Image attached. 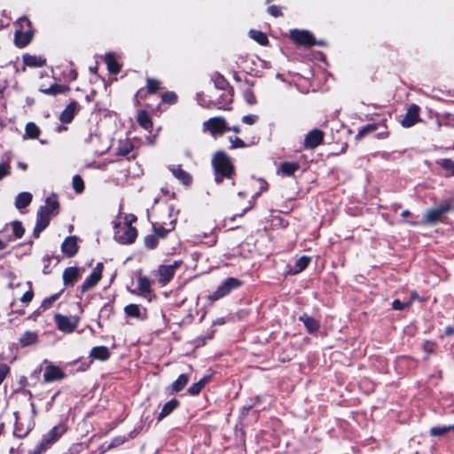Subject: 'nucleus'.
I'll return each instance as SVG.
<instances>
[{
	"label": "nucleus",
	"instance_id": "a211bd4d",
	"mask_svg": "<svg viewBox=\"0 0 454 454\" xmlns=\"http://www.w3.org/2000/svg\"><path fill=\"white\" fill-rule=\"evenodd\" d=\"M124 313L129 317L143 319L145 309L140 308L137 304L130 303L124 307Z\"/></svg>",
	"mask_w": 454,
	"mask_h": 454
},
{
	"label": "nucleus",
	"instance_id": "473e14b6",
	"mask_svg": "<svg viewBox=\"0 0 454 454\" xmlns=\"http://www.w3.org/2000/svg\"><path fill=\"white\" fill-rule=\"evenodd\" d=\"M105 59H106V63L107 66V69L110 73L117 74L120 72L121 67H120L118 62L116 61V59H114V56L113 53H107L106 55Z\"/></svg>",
	"mask_w": 454,
	"mask_h": 454
},
{
	"label": "nucleus",
	"instance_id": "423d86ee",
	"mask_svg": "<svg viewBox=\"0 0 454 454\" xmlns=\"http://www.w3.org/2000/svg\"><path fill=\"white\" fill-rule=\"evenodd\" d=\"M241 282L235 278H228L217 289L208 295V300L215 301L226 296L231 290L238 288Z\"/></svg>",
	"mask_w": 454,
	"mask_h": 454
},
{
	"label": "nucleus",
	"instance_id": "4c0bfd02",
	"mask_svg": "<svg viewBox=\"0 0 454 454\" xmlns=\"http://www.w3.org/2000/svg\"><path fill=\"white\" fill-rule=\"evenodd\" d=\"M208 379L207 377L201 379L196 383H193L189 388L188 393L192 395H196L200 394V392L202 390V388L205 387L206 383L207 382Z\"/></svg>",
	"mask_w": 454,
	"mask_h": 454
},
{
	"label": "nucleus",
	"instance_id": "0eeeda50",
	"mask_svg": "<svg viewBox=\"0 0 454 454\" xmlns=\"http://www.w3.org/2000/svg\"><path fill=\"white\" fill-rule=\"evenodd\" d=\"M54 322L59 331L64 333H73L78 325L79 318L76 316L56 314L54 316Z\"/></svg>",
	"mask_w": 454,
	"mask_h": 454
},
{
	"label": "nucleus",
	"instance_id": "4be33fe9",
	"mask_svg": "<svg viewBox=\"0 0 454 454\" xmlns=\"http://www.w3.org/2000/svg\"><path fill=\"white\" fill-rule=\"evenodd\" d=\"M137 288L139 291V294L147 295L152 291V281L146 276H139L137 278Z\"/></svg>",
	"mask_w": 454,
	"mask_h": 454
},
{
	"label": "nucleus",
	"instance_id": "a19ab883",
	"mask_svg": "<svg viewBox=\"0 0 454 454\" xmlns=\"http://www.w3.org/2000/svg\"><path fill=\"white\" fill-rule=\"evenodd\" d=\"M437 164L443 169L449 171L450 175L454 176V160L450 159H442L437 161Z\"/></svg>",
	"mask_w": 454,
	"mask_h": 454
},
{
	"label": "nucleus",
	"instance_id": "f704fd0d",
	"mask_svg": "<svg viewBox=\"0 0 454 454\" xmlns=\"http://www.w3.org/2000/svg\"><path fill=\"white\" fill-rule=\"evenodd\" d=\"M59 207V202L55 195L48 197L45 200V205L42 206L40 209H45L51 215Z\"/></svg>",
	"mask_w": 454,
	"mask_h": 454
},
{
	"label": "nucleus",
	"instance_id": "79ce46f5",
	"mask_svg": "<svg viewBox=\"0 0 454 454\" xmlns=\"http://www.w3.org/2000/svg\"><path fill=\"white\" fill-rule=\"evenodd\" d=\"M11 226H12V232L14 234V236L17 238V239H20L22 238V236L24 235L25 233V229L24 227L22 226V223L19 221H13L12 223H11Z\"/></svg>",
	"mask_w": 454,
	"mask_h": 454
},
{
	"label": "nucleus",
	"instance_id": "7c9ffc66",
	"mask_svg": "<svg viewBox=\"0 0 454 454\" xmlns=\"http://www.w3.org/2000/svg\"><path fill=\"white\" fill-rule=\"evenodd\" d=\"M68 90L69 89L67 86L59 85L57 83L51 85L49 88H41L40 89V90L43 93L47 94V95L61 94V93L67 92Z\"/></svg>",
	"mask_w": 454,
	"mask_h": 454
},
{
	"label": "nucleus",
	"instance_id": "9b49d317",
	"mask_svg": "<svg viewBox=\"0 0 454 454\" xmlns=\"http://www.w3.org/2000/svg\"><path fill=\"white\" fill-rule=\"evenodd\" d=\"M290 37L296 43L304 46H312L317 43L313 35L307 30L293 29L290 31Z\"/></svg>",
	"mask_w": 454,
	"mask_h": 454
},
{
	"label": "nucleus",
	"instance_id": "37998d69",
	"mask_svg": "<svg viewBox=\"0 0 454 454\" xmlns=\"http://www.w3.org/2000/svg\"><path fill=\"white\" fill-rule=\"evenodd\" d=\"M72 184L76 193H81L83 192L84 182L80 176L76 175L73 177Z\"/></svg>",
	"mask_w": 454,
	"mask_h": 454
},
{
	"label": "nucleus",
	"instance_id": "ea45409f",
	"mask_svg": "<svg viewBox=\"0 0 454 454\" xmlns=\"http://www.w3.org/2000/svg\"><path fill=\"white\" fill-rule=\"evenodd\" d=\"M377 129H378V125L376 123L368 124V125L363 127L361 129H359V131L356 135V139H361L365 135L375 131Z\"/></svg>",
	"mask_w": 454,
	"mask_h": 454
},
{
	"label": "nucleus",
	"instance_id": "6ab92c4d",
	"mask_svg": "<svg viewBox=\"0 0 454 454\" xmlns=\"http://www.w3.org/2000/svg\"><path fill=\"white\" fill-rule=\"evenodd\" d=\"M168 168L172 172L173 176L176 179L181 181L184 184H191V182H192L191 176L186 171H184L181 168V166H179V165H177V166L173 165V166H170Z\"/></svg>",
	"mask_w": 454,
	"mask_h": 454
},
{
	"label": "nucleus",
	"instance_id": "7ed1b4c3",
	"mask_svg": "<svg viewBox=\"0 0 454 454\" xmlns=\"http://www.w3.org/2000/svg\"><path fill=\"white\" fill-rule=\"evenodd\" d=\"M17 26L19 28L16 29L14 35L15 43L19 47H24L28 44L33 37V30L30 20L22 17L18 20Z\"/></svg>",
	"mask_w": 454,
	"mask_h": 454
},
{
	"label": "nucleus",
	"instance_id": "6e6552de",
	"mask_svg": "<svg viewBox=\"0 0 454 454\" xmlns=\"http://www.w3.org/2000/svg\"><path fill=\"white\" fill-rule=\"evenodd\" d=\"M450 208V205L448 202L442 203L437 207L427 210L424 216V223L427 224L436 223L443 214L448 212Z\"/></svg>",
	"mask_w": 454,
	"mask_h": 454
},
{
	"label": "nucleus",
	"instance_id": "c756f323",
	"mask_svg": "<svg viewBox=\"0 0 454 454\" xmlns=\"http://www.w3.org/2000/svg\"><path fill=\"white\" fill-rule=\"evenodd\" d=\"M40 136V129L35 122H28L25 127L24 138L36 139Z\"/></svg>",
	"mask_w": 454,
	"mask_h": 454
},
{
	"label": "nucleus",
	"instance_id": "58836bf2",
	"mask_svg": "<svg viewBox=\"0 0 454 454\" xmlns=\"http://www.w3.org/2000/svg\"><path fill=\"white\" fill-rule=\"evenodd\" d=\"M442 125L454 128V114L447 113L442 114L438 120V126Z\"/></svg>",
	"mask_w": 454,
	"mask_h": 454
},
{
	"label": "nucleus",
	"instance_id": "f257e3e1",
	"mask_svg": "<svg viewBox=\"0 0 454 454\" xmlns=\"http://www.w3.org/2000/svg\"><path fill=\"white\" fill-rule=\"evenodd\" d=\"M212 166L215 173V180L217 184L221 183L223 178H230L233 173L231 159L223 152H217L214 155Z\"/></svg>",
	"mask_w": 454,
	"mask_h": 454
},
{
	"label": "nucleus",
	"instance_id": "6e6d98bb",
	"mask_svg": "<svg viewBox=\"0 0 454 454\" xmlns=\"http://www.w3.org/2000/svg\"><path fill=\"white\" fill-rule=\"evenodd\" d=\"M132 150V145L129 142H125L122 147L118 149V153L121 155H126Z\"/></svg>",
	"mask_w": 454,
	"mask_h": 454
},
{
	"label": "nucleus",
	"instance_id": "b1692460",
	"mask_svg": "<svg viewBox=\"0 0 454 454\" xmlns=\"http://www.w3.org/2000/svg\"><path fill=\"white\" fill-rule=\"evenodd\" d=\"M178 405H179V402L176 399H172V400L167 402L163 405V407L157 418L158 421H160L162 419H164L165 417H167L170 413H172L173 411H175L178 407Z\"/></svg>",
	"mask_w": 454,
	"mask_h": 454
},
{
	"label": "nucleus",
	"instance_id": "13d9d810",
	"mask_svg": "<svg viewBox=\"0 0 454 454\" xmlns=\"http://www.w3.org/2000/svg\"><path fill=\"white\" fill-rule=\"evenodd\" d=\"M174 228V223L171 222L170 228L169 229H163V228H156L154 227L155 233L160 237H165L166 234Z\"/></svg>",
	"mask_w": 454,
	"mask_h": 454
},
{
	"label": "nucleus",
	"instance_id": "393cba45",
	"mask_svg": "<svg viewBox=\"0 0 454 454\" xmlns=\"http://www.w3.org/2000/svg\"><path fill=\"white\" fill-rule=\"evenodd\" d=\"M32 200V194L28 192L19 193L15 198V207L18 209L26 207Z\"/></svg>",
	"mask_w": 454,
	"mask_h": 454
},
{
	"label": "nucleus",
	"instance_id": "de8ad7c7",
	"mask_svg": "<svg viewBox=\"0 0 454 454\" xmlns=\"http://www.w3.org/2000/svg\"><path fill=\"white\" fill-rule=\"evenodd\" d=\"M27 284L29 286L28 290H27L20 298V301L23 303H29L34 297V293L31 288L30 282H27Z\"/></svg>",
	"mask_w": 454,
	"mask_h": 454
},
{
	"label": "nucleus",
	"instance_id": "052dcab7",
	"mask_svg": "<svg viewBox=\"0 0 454 454\" xmlns=\"http://www.w3.org/2000/svg\"><path fill=\"white\" fill-rule=\"evenodd\" d=\"M124 442H125L124 437H117L112 441L111 444L109 445V448L116 447V446L123 443Z\"/></svg>",
	"mask_w": 454,
	"mask_h": 454
},
{
	"label": "nucleus",
	"instance_id": "bb28decb",
	"mask_svg": "<svg viewBox=\"0 0 454 454\" xmlns=\"http://www.w3.org/2000/svg\"><path fill=\"white\" fill-rule=\"evenodd\" d=\"M38 341V336L35 332L27 331L20 338V343L21 346H29L34 345Z\"/></svg>",
	"mask_w": 454,
	"mask_h": 454
},
{
	"label": "nucleus",
	"instance_id": "c03bdc74",
	"mask_svg": "<svg viewBox=\"0 0 454 454\" xmlns=\"http://www.w3.org/2000/svg\"><path fill=\"white\" fill-rule=\"evenodd\" d=\"M12 172L11 163L9 161L0 162V181L9 176Z\"/></svg>",
	"mask_w": 454,
	"mask_h": 454
},
{
	"label": "nucleus",
	"instance_id": "cd10ccee",
	"mask_svg": "<svg viewBox=\"0 0 454 454\" xmlns=\"http://www.w3.org/2000/svg\"><path fill=\"white\" fill-rule=\"evenodd\" d=\"M299 163L286 161L283 162L278 169V173L283 176H292L295 171L299 169Z\"/></svg>",
	"mask_w": 454,
	"mask_h": 454
},
{
	"label": "nucleus",
	"instance_id": "72a5a7b5",
	"mask_svg": "<svg viewBox=\"0 0 454 454\" xmlns=\"http://www.w3.org/2000/svg\"><path fill=\"white\" fill-rule=\"evenodd\" d=\"M300 320L304 324L305 327L309 333L317 331L319 327L317 321L311 317H309L308 315H302L300 317Z\"/></svg>",
	"mask_w": 454,
	"mask_h": 454
},
{
	"label": "nucleus",
	"instance_id": "338daca9",
	"mask_svg": "<svg viewBox=\"0 0 454 454\" xmlns=\"http://www.w3.org/2000/svg\"><path fill=\"white\" fill-rule=\"evenodd\" d=\"M228 130H232L235 133H239L240 132V128L239 126H233L231 128L229 127Z\"/></svg>",
	"mask_w": 454,
	"mask_h": 454
},
{
	"label": "nucleus",
	"instance_id": "5fc2aeb1",
	"mask_svg": "<svg viewBox=\"0 0 454 454\" xmlns=\"http://www.w3.org/2000/svg\"><path fill=\"white\" fill-rule=\"evenodd\" d=\"M162 100L168 104H173L176 100V96L174 92H167L162 95Z\"/></svg>",
	"mask_w": 454,
	"mask_h": 454
},
{
	"label": "nucleus",
	"instance_id": "4d7b16f0",
	"mask_svg": "<svg viewBox=\"0 0 454 454\" xmlns=\"http://www.w3.org/2000/svg\"><path fill=\"white\" fill-rule=\"evenodd\" d=\"M58 297H59V294H54V295L51 296L50 298L45 299L42 302V307L44 309L50 308L51 306V304L58 299Z\"/></svg>",
	"mask_w": 454,
	"mask_h": 454
},
{
	"label": "nucleus",
	"instance_id": "c85d7f7f",
	"mask_svg": "<svg viewBox=\"0 0 454 454\" xmlns=\"http://www.w3.org/2000/svg\"><path fill=\"white\" fill-rule=\"evenodd\" d=\"M190 377L188 374H181L179 377L172 383L171 391L173 393H177L184 389V387L187 385Z\"/></svg>",
	"mask_w": 454,
	"mask_h": 454
},
{
	"label": "nucleus",
	"instance_id": "3c124183",
	"mask_svg": "<svg viewBox=\"0 0 454 454\" xmlns=\"http://www.w3.org/2000/svg\"><path fill=\"white\" fill-rule=\"evenodd\" d=\"M157 243V239L153 235H148L145 238V245L150 249L156 247Z\"/></svg>",
	"mask_w": 454,
	"mask_h": 454
},
{
	"label": "nucleus",
	"instance_id": "c9c22d12",
	"mask_svg": "<svg viewBox=\"0 0 454 454\" xmlns=\"http://www.w3.org/2000/svg\"><path fill=\"white\" fill-rule=\"evenodd\" d=\"M452 430H454V425L444 427H434L430 429L429 434L433 437L442 436Z\"/></svg>",
	"mask_w": 454,
	"mask_h": 454
},
{
	"label": "nucleus",
	"instance_id": "aec40b11",
	"mask_svg": "<svg viewBox=\"0 0 454 454\" xmlns=\"http://www.w3.org/2000/svg\"><path fill=\"white\" fill-rule=\"evenodd\" d=\"M77 111V104L75 102H71L67 106V107L62 111L59 116V120L63 123H69L74 119V116Z\"/></svg>",
	"mask_w": 454,
	"mask_h": 454
},
{
	"label": "nucleus",
	"instance_id": "bf43d9fd",
	"mask_svg": "<svg viewBox=\"0 0 454 454\" xmlns=\"http://www.w3.org/2000/svg\"><path fill=\"white\" fill-rule=\"evenodd\" d=\"M269 13H270L274 17H278L281 14L280 8L276 5H271L268 8Z\"/></svg>",
	"mask_w": 454,
	"mask_h": 454
},
{
	"label": "nucleus",
	"instance_id": "2eb2a0df",
	"mask_svg": "<svg viewBox=\"0 0 454 454\" xmlns=\"http://www.w3.org/2000/svg\"><path fill=\"white\" fill-rule=\"evenodd\" d=\"M65 377L64 372L58 366L49 364L45 367L43 380L45 382H52L62 380Z\"/></svg>",
	"mask_w": 454,
	"mask_h": 454
},
{
	"label": "nucleus",
	"instance_id": "e433bc0d",
	"mask_svg": "<svg viewBox=\"0 0 454 454\" xmlns=\"http://www.w3.org/2000/svg\"><path fill=\"white\" fill-rule=\"evenodd\" d=\"M249 35L252 39H254L261 45H266L269 42L267 35L262 31L252 29L249 31Z\"/></svg>",
	"mask_w": 454,
	"mask_h": 454
},
{
	"label": "nucleus",
	"instance_id": "774afa93",
	"mask_svg": "<svg viewBox=\"0 0 454 454\" xmlns=\"http://www.w3.org/2000/svg\"><path fill=\"white\" fill-rule=\"evenodd\" d=\"M410 215V212L408 210H403L401 214L403 217H406Z\"/></svg>",
	"mask_w": 454,
	"mask_h": 454
},
{
	"label": "nucleus",
	"instance_id": "39448f33",
	"mask_svg": "<svg viewBox=\"0 0 454 454\" xmlns=\"http://www.w3.org/2000/svg\"><path fill=\"white\" fill-rule=\"evenodd\" d=\"M203 131L208 132L212 137L223 135L228 129L226 120L223 117H212L203 122Z\"/></svg>",
	"mask_w": 454,
	"mask_h": 454
},
{
	"label": "nucleus",
	"instance_id": "49530a36",
	"mask_svg": "<svg viewBox=\"0 0 454 454\" xmlns=\"http://www.w3.org/2000/svg\"><path fill=\"white\" fill-rule=\"evenodd\" d=\"M146 87L149 92L154 93L160 88V82L154 79L148 78L146 81Z\"/></svg>",
	"mask_w": 454,
	"mask_h": 454
},
{
	"label": "nucleus",
	"instance_id": "f03ea898",
	"mask_svg": "<svg viewBox=\"0 0 454 454\" xmlns=\"http://www.w3.org/2000/svg\"><path fill=\"white\" fill-rule=\"evenodd\" d=\"M114 239L123 245L131 244L136 240L137 231L135 227L128 223V216H125V223L123 224H114Z\"/></svg>",
	"mask_w": 454,
	"mask_h": 454
},
{
	"label": "nucleus",
	"instance_id": "a878e982",
	"mask_svg": "<svg viewBox=\"0 0 454 454\" xmlns=\"http://www.w3.org/2000/svg\"><path fill=\"white\" fill-rule=\"evenodd\" d=\"M109 355H110L109 350L105 346L94 347L91 349L90 354V356L92 358L101 360V361H105V360L108 359Z\"/></svg>",
	"mask_w": 454,
	"mask_h": 454
},
{
	"label": "nucleus",
	"instance_id": "4468645a",
	"mask_svg": "<svg viewBox=\"0 0 454 454\" xmlns=\"http://www.w3.org/2000/svg\"><path fill=\"white\" fill-rule=\"evenodd\" d=\"M62 253L67 257H73L78 251L77 238L75 236L67 237L61 245Z\"/></svg>",
	"mask_w": 454,
	"mask_h": 454
},
{
	"label": "nucleus",
	"instance_id": "ddd939ff",
	"mask_svg": "<svg viewBox=\"0 0 454 454\" xmlns=\"http://www.w3.org/2000/svg\"><path fill=\"white\" fill-rule=\"evenodd\" d=\"M323 138L324 133L321 130L317 129H312L305 137L304 146L309 149L315 148L321 144Z\"/></svg>",
	"mask_w": 454,
	"mask_h": 454
},
{
	"label": "nucleus",
	"instance_id": "9d476101",
	"mask_svg": "<svg viewBox=\"0 0 454 454\" xmlns=\"http://www.w3.org/2000/svg\"><path fill=\"white\" fill-rule=\"evenodd\" d=\"M103 263L98 262L93 269L92 272L87 277L82 283L81 289L82 293L87 292L89 289L94 287L102 278Z\"/></svg>",
	"mask_w": 454,
	"mask_h": 454
},
{
	"label": "nucleus",
	"instance_id": "0e129e2a",
	"mask_svg": "<svg viewBox=\"0 0 454 454\" xmlns=\"http://www.w3.org/2000/svg\"><path fill=\"white\" fill-rule=\"evenodd\" d=\"M17 166L19 168H20L22 170H27V165L24 162H18Z\"/></svg>",
	"mask_w": 454,
	"mask_h": 454
},
{
	"label": "nucleus",
	"instance_id": "412c9836",
	"mask_svg": "<svg viewBox=\"0 0 454 454\" xmlns=\"http://www.w3.org/2000/svg\"><path fill=\"white\" fill-rule=\"evenodd\" d=\"M79 277V269L76 267H68L63 271V282L66 286L71 285L77 280Z\"/></svg>",
	"mask_w": 454,
	"mask_h": 454
},
{
	"label": "nucleus",
	"instance_id": "680f3d73",
	"mask_svg": "<svg viewBox=\"0 0 454 454\" xmlns=\"http://www.w3.org/2000/svg\"><path fill=\"white\" fill-rule=\"evenodd\" d=\"M211 231H212L210 230L208 232L197 233L195 235L196 240H201L202 239H205V238L208 237L210 235Z\"/></svg>",
	"mask_w": 454,
	"mask_h": 454
},
{
	"label": "nucleus",
	"instance_id": "2f4dec72",
	"mask_svg": "<svg viewBox=\"0 0 454 454\" xmlns=\"http://www.w3.org/2000/svg\"><path fill=\"white\" fill-rule=\"evenodd\" d=\"M137 122L145 129L151 131L153 128V122L147 112L141 111L138 113Z\"/></svg>",
	"mask_w": 454,
	"mask_h": 454
},
{
	"label": "nucleus",
	"instance_id": "f8f14e48",
	"mask_svg": "<svg viewBox=\"0 0 454 454\" xmlns=\"http://www.w3.org/2000/svg\"><path fill=\"white\" fill-rule=\"evenodd\" d=\"M419 111H420V108L419 106H417L415 104L411 105L408 108L403 119L402 120L401 125L403 128H410V127H412L413 125H415L417 122H419Z\"/></svg>",
	"mask_w": 454,
	"mask_h": 454
},
{
	"label": "nucleus",
	"instance_id": "5701e85b",
	"mask_svg": "<svg viewBox=\"0 0 454 454\" xmlns=\"http://www.w3.org/2000/svg\"><path fill=\"white\" fill-rule=\"evenodd\" d=\"M23 62H24V65L27 67H41L44 66L45 59H43L41 56L25 54V55H23Z\"/></svg>",
	"mask_w": 454,
	"mask_h": 454
},
{
	"label": "nucleus",
	"instance_id": "09e8293b",
	"mask_svg": "<svg viewBox=\"0 0 454 454\" xmlns=\"http://www.w3.org/2000/svg\"><path fill=\"white\" fill-rule=\"evenodd\" d=\"M229 141L231 145L232 149L244 148L246 146L245 142L238 137H230Z\"/></svg>",
	"mask_w": 454,
	"mask_h": 454
},
{
	"label": "nucleus",
	"instance_id": "e2e57ef3",
	"mask_svg": "<svg viewBox=\"0 0 454 454\" xmlns=\"http://www.w3.org/2000/svg\"><path fill=\"white\" fill-rule=\"evenodd\" d=\"M445 334L450 336L451 334H454V328L449 326V327H446L445 329Z\"/></svg>",
	"mask_w": 454,
	"mask_h": 454
},
{
	"label": "nucleus",
	"instance_id": "69168bd1",
	"mask_svg": "<svg viewBox=\"0 0 454 454\" xmlns=\"http://www.w3.org/2000/svg\"><path fill=\"white\" fill-rule=\"evenodd\" d=\"M128 216V223H130V224L137 220V217L134 215H129Z\"/></svg>",
	"mask_w": 454,
	"mask_h": 454
},
{
	"label": "nucleus",
	"instance_id": "f3484780",
	"mask_svg": "<svg viewBox=\"0 0 454 454\" xmlns=\"http://www.w3.org/2000/svg\"><path fill=\"white\" fill-rule=\"evenodd\" d=\"M311 257L307 255H302L295 261L294 266H288L287 274L289 275H296L301 271H303L310 263Z\"/></svg>",
	"mask_w": 454,
	"mask_h": 454
},
{
	"label": "nucleus",
	"instance_id": "20e7f679",
	"mask_svg": "<svg viewBox=\"0 0 454 454\" xmlns=\"http://www.w3.org/2000/svg\"><path fill=\"white\" fill-rule=\"evenodd\" d=\"M66 431L64 425L59 424L54 427L51 431L43 435L42 441L37 444L29 454H40L44 451L51 444L57 441Z\"/></svg>",
	"mask_w": 454,
	"mask_h": 454
},
{
	"label": "nucleus",
	"instance_id": "864d4df0",
	"mask_svg": "<svg viewBox=\"0 0 454 454\" xmlns=\"http://www.w3.org/2000/svg\"><path fill=\"white\" fill-rule=\"evenodd\" d=\"M257 120H258V116L255 114H247V115L243 116V118H242V121L247 125L254 124L257 121Z\"/></svg>",
	"mask_w": 454,
	"mask_h": 454
},
{
	"label": "nucleus",
	"instance_id": "dca6fc26",
	"mask_svg": "<svg viewBox=\"0 0 454 454\" xmlns=\"http://www.w3.org/2000/svg\"><path fill=\"white\" fill-rule=\"evenodd\" d=\"M51 215L46 212L45 209H39L36 215V224L34 229L35 237H38L49 224Z\"/></svg>",
	"mask_w": 454,
	"mask_h": 454
},
{
	"label": "nucleus",
	"instance_id": "1a4fd4ad",
	"mask_svg": "<svg viewBox=\"0 0 454 454\" xmlns=\"http://www.w3.org/2000/svg\"><path fill=\"white\" fill-rule=\"evenodd\" d=\"M180 263L175 262L170 265H160L158 269V281L161 286L168 284L174 277Z\"/></svg>",
	"mask_w": 454,
	"mask_h": 454
},
{
	"label": "nucleus",
	"instance_id": "8fccbe9b",
	"mask_svg": "<svg viewBox=\"0 0 454 454\" xmlns=\"http://www.w3.org/2000/svg\"><path fill=\"white\" fill-rule=\"evenodd\" d=\"M410 305H411V301L403 302L399 300H395L392 302V308L396 310H403V309L408 308Z\"/></svg>",
	"mask_w": 454,
	"mask_h": 454
},
{
	"label": "nucleus",
	"instance_id": "a18cd8bd",
	"mask_svg": "<svg viewBox=\"0 0 454 454\" xmlns=\"http://www.w3.org/2000/svg\"><path fill=\"white\" fill-rule=\"evenodd\" d=\"M245 101L249 105H254L256 103V98L254 94V91L251 88H247L244 90L243 93Z\"/></svg>",
	"mask_w": 454,
	"mask_h": 454
},
{
	"label": "nucleus",
	"instance_id": "603ef678",
	"mask_svg": "<svg viewBox=\"0 0 454 454\" xmlns=\"http://www.w3.org/2000/svg\"><path fill=\"white\" fill-rule=\"evenodd\" d=\"M9 372H10V368L7 364H0V385L4 380L7 374L9 373Z\"/></svg>",
	"mask_w": 454,
	"mask_h": 454
}]
</instances>
